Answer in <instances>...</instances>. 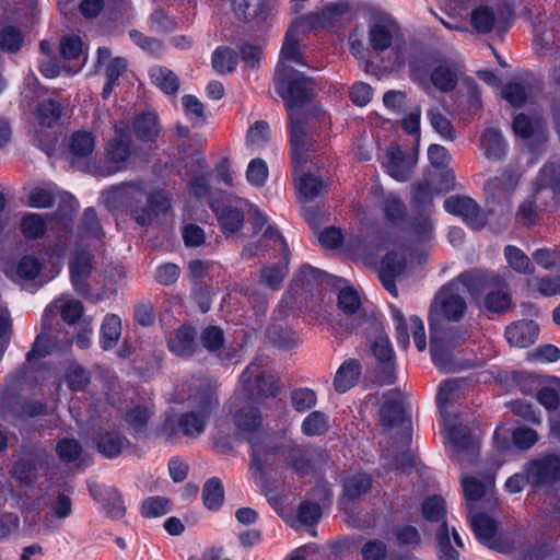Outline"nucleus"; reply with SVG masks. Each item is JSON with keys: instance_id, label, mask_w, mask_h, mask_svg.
Segmentation results:
<instances>
[{"instance_id": "nucleus-50", "label": "nucleus", "mask_w": 560, "mask_h": 560, "mask_svg": "<svg viewBox=\"0 0 560 560\" xmlns=\"http://www.w3.org/2000/svg\"><path fill=\"white\" fill-rule=\"evenodd\" d=\"M232 10L238 20L257 16L262 9V0H230Z\"/></svg>"}, {"instance_id": "nucleus-13", "label": "nucleus", "mask_w": 560, "mask_h": 560, "mask_svg": "<svg viewBox=\"0 0 560 560\" xmlns=\"http://www.w3.org/2000/svg\"><path fill=\"white\" fill-rule=\"evenodd\" d=\"M411 78L418 82L422 89L430 93L432 85L442 92L452 91L457 83V71L450 66H439L430 74L428 73V59L425 57H416L409 61Z\"/></svg>"}, {"instance_id": "nucleus-34", "label": "nucleus", "mask_w": 560, "mask_h": 560, "mask_svg": "<svg viewBox=\"0 0 560 560\" xmlns=\"http://www.w3.org/2000/svg\"><path fill=\"white\" fill-rule=\"evenodd\" d=\"M533 94L534 86L521 82H512L505 85L502 91L503 97L515 107L525 105L533 97Z\"/></svg>"}, {"instance_id": "nucleus-31", "label": "nucleus", "mask_w": 560, "mask_h": 560, "mask_svg": "<svg viewBox=\"0 0 560 560\" xmlns=\"http://www.w3.org/2000/svg\"><path fill=\"white\" fill-rule=\"evenodd\" d=\"M96 445L100 453L112 458L118 456L126 450L129 446V442L126 438L116 432H105L100 435Z\"/></svg>"}, {"instance_id": "nucleus-7", "label": "nucleus", "mask_w": 560, "mask_h": 560, "mask_svg": "<svg viewBox=\"0 0 560 560\" xmlns=\"http://www.w3.org/2000/svg\"><path fill=\"white\" fill-rule=\"evenodd\" d=\"M463 384L459 380L445 381L440 385L436 396L444 436L453 450V456L459 463L464 462L465 457H474L478 450V443L471 438L468 429L463 425L457 427L455 419L447 413L448 405L459 397Z\"/></svg>"}, {"instance_id": "nucleus-52", "label": "nucleus", "mask_w": 560, "mask_h": 560, "mask_svg": "<svg viewBox=\"0 0 560 560\" xmlns=\"http://www.w3.org/2000/svg\"><path fill=\"white\" fill-rule=\"evenodd\" d=\"M103 233L100 226L97 215L94 209L89 208L85 210L81 226V240H101Z\"/></svg>"}, {"instance_id": "nucleus-9", "label": "nucleus", "mask_w": 560, "mask_h": 560, "mask_svg": "<svg viewBox=\"0 0 560 560\" xmlns=\"http://www.w3.org/2000/svg\"><path fill=\"white\" fill-rule=\"evenodd\" d=\"M114 129V137L105 144V163L90 166L93 175L106 177L128 167L131 156L129 124L121 120L115 124Z\"/></svg>"}, {"instance_id": "nucleus-49", "label": "nucleus", "mask_w": 560, "mask_h": 560, "mask_svg": "<svg viewBox=\"0 0 560 560\" xmlns=\"http://www.w3.org/2000/svg\"><path fill=\"white\" fill-rule=\"evenodd\" d=\"M372 480L369 475L357 474L348 478L345 482V495L349 499H355L369 491Z\"/></svg>"}, {"instance_id": "nucleus-20", "label": "nucleus", "mask_w": 560, "mask_h": 560, "mask_svg": "<svg viewBox=\"0 0 560 560\" xmlns=\"http://www.w3.org/2000/svg\"><path fill=\"white\" fill-rule=\"evenodd\" d=\"M417 163L413 154H405L399 148H389L384 156L383 166L386 173L398 182L407 180Z\"/></svg>"}, {"instance_id": "nucleus-46", "label": "nucleus", "mask_w": 560, "mask_h": 560, "mask_svg": "<svg viewBox=\"0 0 560 560\" xmlns=\"http://www.w3.org/2000/svg\"><path fill=\"white\" fill-rule=\"evenodd\" d=\"M362 305L361 296L352 287H343L338 294V306L345 314L359 313Z\"/></svg>"}, {"instance_id": "nucleus-29", "label": "nucleus", "mask_w": 560, "mask_h": 560, "mask_svg": "<svg viewBox=\"0 0 560 560\" xmlns=\"http://www.w3.org/2000/svg\"><path fill=\"white\" fill-rule=\"evenodd\" d=\"M97 66L104 68L106 80L115 81L125 71L127 62L124 58H112V52L108 48H98L97 50Z\"/></svg>"}, {"instance_id": "nucleus-36", "label": "nucleus", "mask_w": 560, "mask_h": 560, "mask_svg": "<svg viewBox=\"0 0 560 560\" xmlns=\"http://www.w3.org/2000/svg\"><path fill=\"white\" fill-rule=\"evenodd\" d=\"M237 62V54L230 47H218L212 54V66L218 73L224 74L234 71Z\"/></svg>"}, {"instance_id": "nucleus-40", "label": "nucleus", "mask_w": 560, "mask_h": 560, "mask_svg": "<svg viewBox=\"0 0 560 560\" xmlns=\"http://www.w3.org/2000/svg\"><path fill=\"white\" fill-rule=\"evenodd\" d=\"M530 293H539L542 296L560 295V275L557 277L530 278L526 282Z\"/></svg>"}, {"instance_id": "nucleus-59", "label": "nucleus", "mask_w": 560, "mask_h": 560, "mask_svg": "<svg viewBox=\"0 0 560 560\" xmlns=\"http://www.w3.org/2000/svg\"><path fill=\"white\" fill-rule=\"evenodd\" d=\"M291 401L294 409L304 412L316 405V394L310 388H299L292 392Z\"/></svg>"}, {"instance_id": "nucleus-33", "label": "nucleus", "mask_w": 560, "mask_h": 560, "mask_svg": "<svg viewBox=\"0 0 560 560\" xmlns=\"http://www.w3.org/2000/svg\"><path fill=\"white\" fill-rule=\"evenodd\" d=\"M150 79L165 94H175L178 90L179 82L176 74L164 67H153L150 69Z\"/></svg>"}, {"instance_id": "nucleus-17", "label": "nucleus", "mask_w": 560, "mask_h": 560, "mask_svg": "<svg viewBox=\"0 0 560 560\" xmlns=\"http://www.w3.org/2000/svg\"><path fill=\"white\" fill-rule=\"evenodd\" d=\"M532 486L538 487L560 480V455L546 454L526 464Z\"/></svg>"}, {"instance_id": "nucleus-53", "label": "nucleus", "mask_w": 560, "mask_h": 560, "mask_svg": "<svg viewBox=\"0 0 560 560\" xmlns=\"http://www.w3.org/2000/svg\"><path fill=\"white\" fill-rule=\"evenodd\" d=\"M171 511V503L166 498L152 497L143 501L141 513L145 517H160Z\"/></svg>"}, {"instance_id": "nucleus-26", "label": "nucleus", "mask_w": 560, "mask_h": 560, "mask_svg": "<svg viewBox=\"0 0 560 560\" xmlns=\"http://www.w3.org/2000/svg\"><path fill=\"white\" fill-rule=\"evenodd\" d=\"M92 270V257L86 252H77L70 261L71 282L75 290L86 296L85 280Z\"/></svg>"}, {"instance_id": "nucleus-5", "label": "nucleus", "mask_w": 560, "mask_h": 560, "mask_svg": "<svg viewBox=\"0 0 560 560\" xmlns=\"http://www.w3.org/2000/svg\"><path fill=\"white\" fill-rule=\"evenodd\" d=\"M187 392V397L182 393L178 396L183 400H189L194 409L182 415L178 419L174 417L166 418L161 434L167 440L176 438L178 432H183L184 435L189 438L200 435L206 429L211 412L218 407V399L210 384L200 383L194 385V387L189 385Z\"/></svg>"}, {"instance_id": "nucleus-2", "label": "nucleus", "mask_w": 560, "mask_h": 560, "mask_svg": "<svg viewBox=\"0 0 560 560\" xmlns=\"http://www.w3.org/2000/svg\"><path fill=\"white\" fill-rule=\"evenodd\" d=\"M241 388L235 397L234 423L241 434H253L250 471L261 478L265 468L280 458L288 463L299 477L312 471L308 454L298 445L278 446L271 439L258 431L261 418L254 402L271 396L277 390V377L268 366V361L258 358L241 375Z\"/></svg>"}, {"instance_id": "nucleus-12", "label": "nucleus", "mask_w": 560, "mask_h": 560, "mask_svg": "<svg viewBox=\"0 0 560 560\" xmlns=\"http://www.w3.org/2000/svg\"><path fill=\"white\" fill-rule=\"evenodd\" d=\"M383 247L386 250L380 265V279L387 291L397 296L395 279L402 275L408 266L407 248L405 243L398 236H389L383 241Z\"/></svg>"}, {"instance_id": "nucleus-8", "label": "nucleus", "mask_w": 560, "mask_h": 560, "mask_svg": "<svg viewBox=\"0 0 560 560\" xmlns=\"http://www.w3.org/2000/svg\"><path fill=\"white\" fill-rule=\"evenodd\" d=\"M459 281L466 285L467 292L477 296L483 290H489L485 298V307L494 313L509 310L512 305L511 295L504 279L493 272L467 271L459 275Z\"/></svg>"}, {"instance_id": "nucleus-41", "label": "nucleus", "mask_w": 560, "mask_h": 560, "mask_svg": "<svg viewBox=\"0 0 560 560\" xmlns=\"http://www.w3.org/2000/svg\"><path fill=\"white\" fill-rule=\"evenodd\" d=\"M202 498L209 510H217L221 506L224 500V488L219 478H210L205 483Z\"/></svg>"}, {"instance_id": "nucleus-60", "label": "nucleus", "mask_w": 560, "mask_h": 560, "mask_svg": "<svg viewBox=\"0 0 560 560\" xmlns=\"http://www.w3.org/2000/svg\"><path fill=\"white\" fill-rule=\"evenodd\" d=\"M372 351L375 358L385 364H390L394 359V351L386 335L380 334L372 343Z\"/></svg>"}, {"instance_id": "nucleus-38", "label": "nucleus", "mask_w": 560, "mask_h": 560, "mask_svg": "<svg viewBox=\"0 0 560 560\" xmlns=\"http://www.w3.org/2000/svg\"><path fill=\"white\" fill-rule=\"evenodd\" d=\"M121 332V322L116 315H107L101 326L100 343L103 349L107 350L113 348Z\"/></svg>"}, {"instance_id": "nucleus-19", "label": "nucleus", "mask_w": 560, "mask_h": 560, "mask_svg": "<svg viewBox=\"0 0 560 560\" xmlns=\"http://www.w3.org/2000/svg\"><path fill=\"white\" fill-rule=\"evenodd\" d=\"M381 420L386 428L398 427L408 434L410 421L405 415V399L401 393L389 392L384 395Z\"/></svg>"}, {"instance_id": "nucleus-58", "label": "nucleus", "mask_w": 560, "mask_h": 560, "mask_svg": "<svg viewBox=\"0 0 560 560\" xmlns=\"http://www.w3.org/2000/svg\"><path fill=\"white\" fill-rule=\"evenodd\" d=\"M422 513L430 522H440L445 515V504L441 497H430L422 504Z\"/></svg>"}, {"instance_id": "nucleus-15", "label": "nucleus", "mask_w": 560, "mask_h": 560, "mask_svg": "<svg viewBox=\"0 0 560 560\" xmlns=\"http://www.w3.org/2000/svg\"><path fill=\"white\" fill-rule=\"evenodd\" d=\"M319 243L326 248H336L341 246L345 252L354 257L366 258L369 255L368 242L360 233L350 232L342 234L337 228H327L318 236Z\"/></svg>"}, {"instance_id": "nucleus-28", "label": "nucleus", "mask_w": 560, "mask_h": 560, "mask_svg": "<svg viewBox=\"0 0 560 560\" xmlns=\"http://www.w3.org/2000/svg\"><path fill=\"white\" fill-rule=\"evenodd\" d=\"M133 132L143 142L155 141L160 133L156 115L151 112L138 115L133 120Z\"/></svg>"}, {"instance_id": "nucleus-4", "label": "nucleus", "mask_w": 560, "mask_h": 560, "mask_svg": "<svg viewBox=\"0 0 560 560\" xmlns=\"http://www.w3.org/2000/svg\"><path fill=\"white\" fill-rule=\"evenodd\" d=\"M112 212L127 211L140 225L152 224L171 207L163 191L148 192L144 182H129L114 186L102 195Z\"/></svg>"}, {"instance_id": "nucleus-51", "label": "nucleus", "mask_w": 560, "mask_h": 560, "mask_svg": "<svg viewBox=\"0 0 560 560\" xmlns=\"http://www.w3.org/2000/svg\"><path fill=\"white\" fill-rule=\"evenodd\" d=\"M46 226L47 224L45 220L37 213H27L21 221L22 233L27 238H37L42 236Z\"/></svg>"}, {"instance_id": "nucleus-54", "label": "nucleus", "mask_w": 560, "mask_h": 560, "mask_svg": "<svg viewBox=\"0 0 560 560\" xmlns=\"http://www.w3.org/2000/svg\"><path fill=\"white\" fill-rule=\"evenodd\" d=\"M269 127L264 121H256L248 130L246 141L253 149H261L269 141Z\"/></svg>"}, {"instance_id": "nucleus-62", "label": "nucleus", "mask_w": 560, "mask_h": 560, "mask_svg": "<svg viewBox=\"0 0 560 560\" xmlns=\"http://www.w3.org/2000/svg\"><path fill=\"white\" fill-rule=\"evenodd\" d=\"M534 261L546 270L560 265V253L552 248H539L533 253Z\"/></svg>"}, {"instance_id": "nucleus-63", "label": "nucleus", "mask_w": 560, "mask_h": 560, "mask_svg": "<svg viewBox=\"0 0 560 560\" xmlns=\"http://www.w3.org/2000/svg\"><path fill=\"white\" fill-rule=\"evenodd\" d=\"M200 338L202 346L211 352L219 350L224 342L223 331L217 326L207 327Z\"/></svg>"}, {"instance_id": "nucleus-37", "label": "nucleus", "mask_w": 560, "mask_h": 560, "mask_svg": "<svg viewBox=\"0 0 560 560\" xmlns=\"http://www.w3.org/2000/svg\"><path fill=\"white\" fill-rule=\"evenodd\" d=\"M96 138L89 131H77L72 135L70 141V152L74 158H86L95 149Z\"/></svg>"}, {"instance_id": "nucleus-11", "label": "nucleus", "mask_w": 560, "mask_h": 560, "mask_svg": "<svg viewBox=\"0 0 560 560\" xmlns=\"http://www.w3.org/2000/svg\"><path fill=\"white\" fill-rule=\"evenodd\" d=\"M37 510L38 522L42 526L49 530L57 529L71 515L72 502L63 493L40 498L31 508L24 510L25 522H35L36 518L33 513Z\"/></svg>"}, {"instance_id": "nucleus-27", "label": "nucleus", "mask_w": 560, "mask_h": 560, "mask_svg": "<svg viewBox=\"0 0 560 560\" xmlns=\"http://www.w3.org/2000/svg\"><path fill=\"white\" fill-rule=\"evenodd\" d=\"M361 374V365L354 359L345 361L336 372L334 386L338 393L349 390L357 383Z\"/></svg>"}, {"instance_id": "nucleus-24", "label": "nucleus", "mask_w": 560, "mask_h": 560, "mask_svg": "<svg viewBox=\"0 0 560 560\" xmlns=\"http://www.w3.org/2000/svg\"><path fill=\"white\" fill-rule=\"evenodd\" d=\"M167 346L178 357L192 355L197 349L195 330L189 326H180L170 335Z\"/></svg>"}, {"instance_id": "nucleus-14", "label": "nucleus", "mask_w": 560, "mask_h": 560, "mask_svg": "<svg viewBox=\"0 0 560 560\" xmlns=\"http://www.w3.org/2000/svg\"><path fill=\"white\" fill-rule=\"evenodd\" d=\"M60 203V224L62 229L68 230L70 215L77 211L78 205L73 196L67 192H58L54 185L34 187L27 199V203L33 208H48L56 200Z\"/></svg>"}, {"instance_id": "nucleus-57", "label": "nucleus", "mask_w": 560, "mask_h": 560, "mask_svg": "<svg viewBox=\"0 0 560 560\" xmlns=\"http://www.w3.org/2000/svg\"><path fill=\"white\" fill-rule=\"evenodd\" d=\"M436 539L440 548V560H458V553L451 547L450 529L445 522L440 524Z\"/></svg>"}, {"instance_id": "nucleus-32", "label": "nucleus", "mask_w": 560, "mask_h": 560, "mask_svg": "<svg viewBox=\"0 0 560 560\" xmlns=\"http://www.w3.org/2000/svg\"><path fill=\"white\" fill-rule=\"evenodd\" d=\"M42 266L43 265L36 257L27 255L7 272L11 278L16 280H32L37 276H42Z\"/></svg>"}, {"instance_id": "nucleus-43", "label": "nucleus", "mask_w": 560, "mask_h": 560, "mask_svg": "<svg viewBox=\"0 0 560 560\" xmlns=\"http://www.w3.org/2000/svg\"><path fill=\"white\" fill-rule=\"evenodd\" d=\"M151 415L152 410L149 405H135L126 413L125 421L128 423L129 429L135 434H138L143 431Z\"/></svg>"}, {"instance_id": "nucleus-18", "label": "nucleus", "mask_w": 560, "mask_h": 560, "mask_svg": "<svg viewBox=\"0 0 560 560\" xmlns=\"http://www.w3.org/2000/svg\"><path fill=\"white\" fill-rule=\"evenodd\" d=\"M444 208L448 213L460 217L471 229L478 230L486 224V214L469 197H450L445 200Z\"/></svg>"}, {"instance_id": "nucleus-42", "label": "nucleus", "mask_w": 560, "mask_h": 560, "mask_svg": "<svg viewBox=\"0 0 560 560\" xmlns=\"http://www.w3.org/2000/svg\"><path fill=\"white\" fill-rule=\"evenodd\" d=\"M541 127V119L537 114H534L533 116L520 114L513 121L514 133L524 139L529 138L535 132H539Z\"/></svg>"}, {"instance_id": "nucleus-30", "label": "nucleus", "mask_w": 560, "mask_h": 560, "mask_svg": "<svg viewBox=\"0 0 560 560\" xmlns=\"http://www.w3.org/2000/svg\"><path fill=\"white\" fill-rule=\"evenodd\" d=\"M480 147L488 159H500L505 153V143L501 132L493 127L485 130Z\"/></svg>"}, {"instance_id": "nucleus-16", "label": "nucleus", "mask_w": 560, "mask_h": 560, "mask_svg": "<svg viewBox=\"0 0 560 560\" xmlns=\"http://www.w3.org/2000/svg\"><path fill=\"white\" fill-rule=\"evenodd\" d=\"M392 318L397 332V342L402 349L408 348L410 335L419 351H423L427 348L424 325L418 316H410L407 319L400 310L393 307Z\"/></svg>"}, {"instance_id": "nucleus-10", "label": "nucleus", "mask_w": 560, "mask_h": 560, "mask_svg": "<svg viewBox=\"0 0 560 560\" xmlns=\"http://www.w3.org/2000/svg\"><path fill=\"white\" fill-rule=\"evenodd\" d=\"M210 207L214 211L224 233H235L243 224L244 213L247 211L255 224L262 225L265 219L257 207L235 196L224 195L218 199H211Z\"/></svg>"}, {"instance_id": "nucleus-64", "label": "nucleus", "mask_w": 560, "mask_h": 560, "mask_svg": "<svg viewBox=\"0 0 560 560\" xmlns=\"http://www.w3.org/2000/svg\"><path fill=\"white\" fill-rule=\"evenodd\" d=\"M361 552L363 560H384L387 555V547L381 540H369L363 545Z\"/></svg>"}, {"instance_id": "nucleus-3", "label": "nucleus", "mask_w": 560, "mask_h": 560, "mask_svg": "<svg viewBox=\"0 0 560 560\" xmlns=\"http://www.w3.org/2000/svg\"><path fill=\"white\" fill-rule=\"evenodd\" d=\"M462 488L468 510L470 526L479 541L491 549L503 550L497 521L483 510L493 511L494 474L491 471L462 475Z\"/></svg>"}, {"instance_id": "nucleus-35", "label": "nucleus", "mask_w": 560, "mask_h": 560, "mask_svg": "<svg viewBox=\"0 0 560 560\" xmlns=\"http://www.w3.org/2000/svg\"><path fill=\"white\" fill-rule=\"evenodd\" d=\"M497 23V16L492 8L479 5L471 11L470 24L477 33H490Z\"/></svg>"}, {"instance_id": "nucleus-61", "label": "nucleus", "mask_w": 560, "mask_h": 560, "mask_svg": "<svg viewBox=\"0 0 560 560\" xmlns=\"http://www.w3.org/2000/svg\"><path fill=\"white\" fill-rule=\"evenodd\" d=\"M537 400L548 410H556L560 406L559 383L555 386H544L537 393Z\"/></svg>"}, {"instance_id": "nucleus-56", "label": "nucleus", "mask_w": 560, "mask_h": 560, "mask_svg": "<svg viewBox=\"0 0 560 560\" xmlns=\"http://www.w3.org/2000/svg\"><path fill=\"white\" fill-rule=\"evenodd\" d=\"M246 178L248 183L256 187H261L268 178V166L261 159H254L249 162Z\"/></svg>"}, {"instance_id": "nucleus-47", "label": "nucleus", "mask_w": 560, "mask_h": 560, "mask_svg": "<svg viewBox=\"0 0 560 560\" xmlns=\"http://www.w3.org/2000/svg\"><path fill=\"white\" fill-rule=\"evenodd\" d=\"M54 306L60 308L62 319L69 324L75 323L83 313L82 303L68 296L57 300Z\"/></svg>"}, {"instance_id": "nucleus-25", "label": "nucleus", "mask_w": 560, "mask_h": 560, "mask_svg": "<svg viewBox=\"0 0 560 560\" xmlns=\"http://www.w3.org/2000/svg\"><path fill=\"white\" fill-rule=\"evenodd\" d=\"M517 182L518 175L514 173H503L500 177L490 179L486 184V189L492 199L503 198L505 200L501 212H508L511 210V205L508 200V197L516 187Z\"/></svg>"}, {"instance_id": "nucleus-44", "label": "nucleus", "mask_w": 560, "mask_h": 560, "mask_svg": "<svg viewBox=\"0 0 560 560\" xmlns=\"http://www.w3.org/2000/svg\"><path fill=\"white\" fill-rule=\"evenodd\" d=\"M328 417L322 411L311 412L302 422V432L307 436H317L327 432Z\"/></svg>"}, {"instance_id": "nucleus-22", "label": "nucleus", "mask_w": 560, "mask_h": 560, "mask_svg": "<svg viewBox=\"0 0 560 560\" xmlns=\"http://www.w3.org/2000/svg\"><path fill=\"white\" fill-rule=\"evenodd\" d=\"M539 328L533 320H518L505 328L506 341L517 348H526L535 342Z\"/></svg>"}, {"instance_id": "nucleus-23", "label": "nucleus", "mask_w": 560, "mask_h": 560, "mask_svg": "<svg viewBox=\"0 0 560 560\" xmlns=\"http://www.w3.org/2000/svg\"><path fill=\"white\" fill-rule=\"evenodd\" d=\"M60 54L65 60L73 62V65L69 67V71L72 73L78 72L88 59L84 44L77 35L62 37L60 40Z\"/></svg>"}, {"instance_id": "nucleus-1", "label": "nucleus", "mask_w": 560, "mask_h": 560, "mask_svg": "<svg viewBox=\"0 0 560 560\" xmlns=\"http://www.w3.org/2000/svg\"><path fill=\"white\" fill-rule=\"evenodd\" d=\"M348 10L345 3H330L320 13H311L298 19L285 34L280 61L276 68L275 84L277 92L285 102L292 144V167L299 197L312 199L324 188L323 182L310 174H300L307 161V125L308 118L304 107L314 96V81L293 68L294 65L305 66L306 62L299 49L300 36L307 30L326 26L335 18Z\"/></svg>"}, {"instance_id": "nucleus-55", "label": "nucleus", "mask_w": 560, "mask_h": 560, "mask_svg": "<svg viewBox=\"0 0 560 560\" xmlns=\"http://www.w3.org/2000/svg\"><path fill=\"white\" fill-rule=\"evenodd\" d=\"M61 104L55 100H47L38 107V120L42 125L52 126L61 115Z\"/></svg>"}, {"instance_id": "nucleus-21", "label": "nucleus", "mask_w": 560, "mask_h": 560, "mask_svg": "<svg viewBox=\"0 0 560 560\" xmlns=\"http://www.w3.org/2000/svg\"><path fill=\"white\" fill-rule=\"evenodd\" d=\"M399 27L388 15H380L370 24L369 40L373 49H387L397 37Z\"/></svg>"}, {"instance_id": "nucleus-39", "label": "nucleus", "mask_w": 560, "mask_h": 560, "mask_svg": "<svg viewBox=\"0 0 560 560\" xmlns=\"http://www.w3.org/2000/svg\"><path fill=\"white\" fill-rule=\"evenodd\" d=\"M504 257L510 268L518 273H533L534 266L529 257L518 247L508 245L504 248Z\"/></svg>"}, {"instance_id": "nucleus-6", "label": "nucleus", "mask_w": 560, "mask_h": 560, "mask_svg": "<svg viewBox=\"0 0 560 560\" xmlns=\"http://www.w3.org/2000/svg\"><path fill=\"white\" fill-rule=\"evenodd\" d=\"M466 291V285L459 281L458 277L441 288L430 307L431 355L434 364L443 370L446 361L441 350L438 325L443 320L458 322L464 317L467 310L464 298Z\"/></svg>"}, {"instance_id": "nucleus-45", "label": "nucleus", "mask_w": 560, "mask_h": 560, "mask_svg": "<svg viewBox=\"0 0 560 560\" xmlns=\"http://www.w3.org/2000/svg\"><path fill=\"white\" fill-rule=\"evenodd\" d=\"M427 117L432 128L445 140L455 138V130L448 118L441 110L433 106L428 110Z\"/></svg>"}, {"instance_id": "nucleus-48", "label": "nucleus", "mask_w": 560, "mask_h": 560, "mask_svg": "<svg viewBox=\"0 0 560 560\" xmlns=\"http://www.w3.org/2000/svg\"><path fill=\"white\" fill-rule=\"evenodd\" d=\"M23 44V34L12 25H5L0 30V48L8 52H16Z\"/></svg>"}]
</instances>
